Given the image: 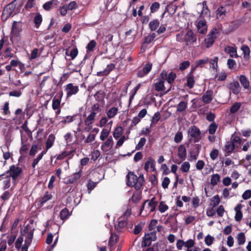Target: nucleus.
<instances>
[{
  "instance_id": "obj_1",
  "label": "nucleus",
  "mask_w": 251,
  "mask_h": 251,
  "mask_svg": "<svg viewBox=\"0 0 251 251\" xmlns=\"http://www.w3.org/2000/svg\"><path fill=\"white\" fill-rule=\"evenodd\" d=\"M176 41L182 43L187 46H191L197 42V36L192 30L189 29L186 32L181 31L176 36Z\"/></svg>"
},
{
  "instance_id": "obj_2",
  "label": "nucleus",
  "mask_w": 251,
  "mask_h": 251,
  "mask_svg": "<svg viewBox=\"0 0 251 251\" xmlns=\"http://www.w3.org/2000/svg\"><path fill=\"white\" fill-rule=\"evenodd\" d=\"M126 184L128 186L134 187L137 190H139L143 186L145 181L143 175L138 177L133 172H130L126 176Z\"/></svg>"
},
{
  "instance_id": "obj_3",
  "label": "nucleus",
  "mask_w": 251,
  "mask_h": 251,
  "mask_svg": "<svg viewBox=\"0 0 251 251\" xmlns=\"http://www.w3.org/2000/svg\"><path fill=\"white\" fill-rule=\"evenodd\" d=\"M16 0H14L4 7L1 15L2 21H6L10 16H13L18 13L17 11H16Z\"/></svg>"
},
{
  "instance_id": "obj_4",
  "label": "nucleus",
  "mask_w": 251,
  "mask_h": 251,
  "mask_svg": "<svg viewBox=\"0 0 251 251\" xmlns=\"http://www.w3.org/2000/svg\"><path fill=\"white\" fill-rule=\"evenodd\" d=\"M188 136L190 137V141L197 143L201 139V132L200 129L196 126H191L188 132Z\"/></svg>"
},
{
  "instance_id": "obj_5",
  "label": "nucleus",
  "mask_w": 251,
  "mask_h": 251,
  "mask_svg": "<svg viewBox=\"0 0 251 251\" xmlns=\"http://www.w3.org/2000/svg\"><path fill=\"white\" fill-rule=\"evenodd\" d=\"M219 29L215 27L210 30L206 38L204 40V44L207 48H210L213 45L216 38V35L219 33Z\"/></svg>"
},
{
  "instance_id": "obj_6",
  "label": "nucleus",
  "mask_w": 251,
  "mask_h": 251,
  "mask_svg": "<svg viewBox=\"0 0 251 251\" xmlns=\"http://www.w3.org/2000/svg\"><path fill=\"white\" fill-rule=\"evenodd\" d=\"M22 173V169L18 166L12 165L9 167V169L6 172V173L9 174L8 175L11 177L13 181H15Z\"/></svg>"
},
{
  "instance_id": "obj_7",
  "label": "nucleus",
  "mask_w": 251,
  "mask_h": 251,
  "mask_svg": "<svg viewBox=\"0 0 251 251\" xmlns=\"http://www.w3.org/2000/svg\"><path fill=\"white\" fill-rule=\"evenodd\" d=\"M156 239L155 231H152L151 233L146 234L142 242V247H147L150 246L151 244V241H155Z\"/></svg>"
},
{
  "instance_id": "obj_8",
  "label": "nucleus",
  "mask_w": 251,
  "mask_h": 251,
  "mask_svg": "<svg viewBox=\"0 0 251 251\" xmlns=\"http://www.w3.org/2000/svg\"><path fill=\"white\" fill-rule=\"evenodd\" d=\"M160 77L162 79L166 80L169 83L171 84L176 78V75L173 72H171L168 74L166 70H163L160 74Z\"/></svg>"
},
{
  "instance_id": "obj_9",
  "label": "nucleus",
  "mask_w": 251,
  "mask_h": 251,
  "mask_svg": "<svg viewBox=\"0 0 251 251\" xmlns=\"http://www.w3.org/2000/svg\"><path fill=\"white\" fill-rule=\"evenodd\" d=\"M65 91L67 92V98H69L73 95L76 94L79 91V88L77 86H75L70 83L66 85Z\"/></svg>"
},
{
  "instance_id": "obj_10",
  "label": "nucleus",
  "mask_w": 251,
  "mask_h": 251,
  "mask_svg": "<svg viewBox=\"0 0 251 251\" xmlns=\"http://www.w3.org/2000/svg\"><path fill=\"white\" fill-rule=\"evenodd\" d=\"M63 95V91L60 90L53 98L52 103V108L53 110L59 109V108L60 107L61 101Z\"/></svg>"
},
{
  "instance_id": "obj_11",
  "label": "nucleus",
  "mask_w": 251,
  "mask_h": 251,
  "mask_svg": "<svg viewBox=\"0 0 251 251\" xmlns=\"http://www.w3.org/2000/svg\"><path fill=\"white\" fill-rule=\"evenodd\" d=\"M152 67V64L148 62L143 67L142 70H139L137 73V76L138 77H143L148 74L151 71Z\"/></svg>"
},
{
  "instance_id": "obj_12",
  "label": "nucleus",
  "mask_w": 251,
  "mask_h": 251,
  "mask_svg": "<svg viewBox=\"0 0 251 251\" xmlns=\"http://www.w3.org/2000/svg\"><path fill=\"white\" fill-rule=\"evenodd\" d=\"M147 202H148L147 208L150 209V212H153L155 209L156 204H157V201H155V197H153L151 200L145 201L143 202L142 206L140 210L141 212H142V211L144 209L145 206L146 205V203Z\"/></svg>"
},
{
  "instance_id": "obj_13",
  "label": "nucleus",
  "mask_w": 251,
  "mask_h": 251,
  "mask_svg": "<svg viewBox=\"0 0 251 251\" xmlns=\"http://www.w3.org/2000/svg\"><path fill=\"white\" fill-rule=\"evenodd\" d=\"M213 91L207 90L203 95L201 100L204 104L210 103L213 100Z\"/></svg>"
},
{
  "instance_id": "obj_14",
  "label": "nucleus",
  "mask_w": 251,
  "mask_h": 251,
  "mask_svg": "<svg viewBox=\"0 0 251 251\" xmlns=\"http://www.w3.org/2000/svg\"><path fill=\"white\" fill-rule=\"evenodd\" d=\"M228 88L235 95L238 94L241 91V87L237 81H234L228 84Z\"/></svg>"
},
{
  "instance_id": "obj_15",
  "label": "nucleus",
  "mask_w": 251,
  "mask_h": 251,
  "mask_svg": "<svg viewBox=\"0 0 251 251\" xmlns=\"http://www.w3.org/2000/svg\"><path fill=\"white\" fill-rule=\"evenodd\" d=\"M82 171L80 170L78 172L75 173L72 175L67 177L66 179L67 184H73L79 179L81 176Z\"/></svg>"
},
{
  "instance_id": "obj_16",
  "label": "nucleus",
  "mask_w": 251,
  "mask_h": 251,
  "mask_svg": "<svg viewBox=\"0 0 251 251\" xmlns=\"http://www.w3.org/2000/svg\"><path fill=\"white\" fill-rule=\"evenodd\" d=\"M28 226L29 225H28L25 227L23 232L24 233H26L25 242L27 243L28 245H30L33 237L34 229H31L28 231Z\"/></svg>"
},
{
  "instance_id": "obj_17",
  "label": "nucleus",
  "mask_w": 251,
  "mask_h": 251,
  "mask_svg": "<svg viewBox=\"0 0 251 251\" xmlns=\"http://www.w3.org/2000/svg\"><path fill=\"white\" fill-rule=\"evenodd\" d=\"M113 143L114 142L112 136H110L103 143L101 147V149L103 151H107L111 149Z\"/></svg>"
},
{
  "instance_id": "obj_18",
  "label": "nucleus",
  "mask_w": 251,
  "mask_h": 251,
  "mask_svg": "<svg viewBox=\"0 0 251 251\" xmlns=\"http://www.w3.org/2000/svg\"><path fill=\"white\" fill-rule=\"evenodd\" d=\"M178 153L177 156L178 157L182 160V161H184L185 160L187 156V151L186 148L184 145H180L178 147Z\"/></svg>"
},
{
  "instance_id": "obj_19",
  "label": "nucleus",
  "mask_w": 251,
  "mask_h": 251,
  "mask_svg": "<svg viewBox=\"0 0 251 251\" xmlns=\"http://www.w3.org/2000/svg\"><path fill=\"white\" fill-rule=\"evenodd\" d=\"M198 30L201 34H205L207 30V25L205 21L200 20L198 22L197 25Z\"/></svg>"
},
{
  "instance_id": "obj_20",
  "label": "nucleus",
  "mask_w": 251,
  "mask_h": 251,
  "mask_svg": "<svg viewBox=\"0 0 251 251\" xmlns=\"http://www.w3.org/2000/svg\"><path fill=\"white\" fill-rule=\"evenodd\" d=\"M201 146L200 144H195L194 148L190 152V156L193 160H196L199 156Z\"/></svg>"
},
{
  "instance_id": "obj_21",
  "label": "nucleus",
  "mask_w": 251,
  "mask_h": 251,
  "mask_svg": "<svg viewBox=\"0 0 251 251\" xmlns=\"http://www.w3.org/2000/svg\"><path fill=\"white\" fill-rule=\"evenodd\" d=\"M236 148V147L233 143L230 141L226 142L225 146L226 156L230 155Z\"/></svg>"
},
{
  "instance_id": "obj_22",
  "label": "nucleus",
  "mask_w": 251,
  "mask_h": 251,
  "mask_svg": "<svg viewBox=\"0 0 251 251\" xmlns=\"http://www.w3.org/2000/svg\"><path fill=\"white\" fill-rule=\"evenodd\" d=\"M105 96V92L102 90H99L96 92L94 95V98L97 101L100 103H103L104 102V97Z\"/></svg>"
},
{
  "instance_id": "obj_23",
  "label": "nucleus",
  "mask_w": 251,
  "mask_h": 251,
  "mask_svg": "<svg viewBox=\"0 0 251 251\" xmlns=\"http://www.w3.org/2000/svg\"><path fill=\"white\" fill-rule=\"evenodd\" d=\"M115 68V65L111 63L107 65L106 68L102 72H98V75H107Z\"/></svg>"
},
{
  "instance_id": "obj_24",
  "label": "nucleus",
  "mask_w": 251,
  "mask_h": 251,
  "mask_svg": "<svg viewBox=\"0 0 251 251\" xmlns=\"http://www.w3.org/2000/svg\"><path fill=\"white\" fill-rule=\"evenodd\" d=\"M239 80L245 89H248L250 87V81L245 75H241Z\"/></svg>"
},
{
  "instance_id": "obj_25",
  "label": "nucleus",
  "mask_w": 251,
  "mask_h": 251,
  "mask_svg": "<svg viewBox=\"0 0 251 251\" xmlns=\"http://www.w3.org/2000/svg\"><path fill=\"white\" fill-rule=\"evenodd\" d=\"M90 114L87 116L84 121L85 124L88 126L92 125L95 119L96 114L95 112H93L90 110Z\"/></svg>"
},
{
  "instance_id": "obj_26",
  "label": "nucleus",
  "mask_w": 251,
  "mask_h": 251,
  "mask_svg": "<svg viewBox=\"0 0 251 251\" xmlns=\"http://www.w3.org/2000/svg\"><path fill=\"white\" fill-rule=\"evenodd\" d=\"M225 51L229 54L231 57H237V50L236 48L230 46H227L225 48Z\"/></svg>"
},
{
  "instance_id": "obj_27",
  "label": "nucleus",
  "mask_w": 251,
  "mask_h": 251,
  "mask_svg": "<svg viewBox=\"0 0 251 251\" xmlns=\"http://www.w3.org/2000/svg\"><path fill=\"white\" fill-rule=\"evenodd\" d=\"M176 9L177 6L174 5L173 2H171L166 6L164 12L162 15V16L163 17L165 13L166 12H169L170 14H174L176 12Z\"/></svg>"
},
{
  "instance_id": "obj_28",
  "label": "nucleus",
  "mask_w": 251,
  "mask_h": 251,
  "mask_svg": "<svg viewBox=\"0 0 251 251\" xmlns=\"http://www.w3.org/2000/svg\"><path fill=\"white\" fill-rule=\"evenodd\" d=\"M55 139V137L53 134H50L49 135L46 142V148L47 151L53 146Z\"/></svg>"
},
{
  "instance_id": "obj_29",
  "label": "nucleus",
  "mask_w": 251,
  "mask_h": 251,
  "mask_svg": "<svg viewBox=\"0 0 251 251\" xmlns=\"http://www.w3.org/2000/svg\"><path fill=\"white\" fill-rule=\"evenodd\" d=\"M52 197L51 193L46 192L45 195L39 201V203L41 206H43L47 201L50 200Z\"/></svg>"
},
{
  "instance_id": "obj_30",
  "label": "nucleus",
  "mask_w": 251,
  "mask_h": 251,
  "mask_svg": "<svg viewBox=\"0 0 251 251\" xmlns=\"http://www.w3.org/2000/svg\"><path fill=\"white\" fill-rule=\"evenodd\" d=\"M199 4L202 5V9L201 13V16H205L210 13V10L208 7L206 0L203 1L201 3H200Z\"/></svg>"
},
{
  "instance_id": "obj_31",
  "label": "nucleus",
  "mask_w": 251,
  "mask_h": 251,
  "mask_svg": "<svg viewBox=\"0 0 251 251\" xmlns=\"http://www.w3.org/2000/svg\"><path fill=\"white\" fill-rule=\"evenodd\" d=\"M118 113V108L116 107L110 108L106 112L107 118L109 119L113 118Z\"/></svg>"
},
{
  "instance_id": "obj_32",
  "label": "nucleus",
  "mask_w": 251,
  "mask_h": 251,
  "mask_svg": "<svg viewBox=\"0 0 251 251\" xmlns=\"http://www.w3.org/2000/svg\"><path fill=\"white\" fill-rule=\"evenodd\" d=\"M148 164H150L151 168L152 169V171H153L155 169V161L151 157H150L148 158V160L145 162L144 166V169L148 172L149 167Z\"/></svg>"
},
{
  "instance_id": "obj_33",
  "label": "nucleus",
  "mask_w": 251,
  "mask_h": 251,
  "mask_svg": "<svg viewBox=\"0 0 251 251\" xmlns=\"http://www.w3.org/2000/svg\"><path fill=\"white\" fill-rule=\"evenodd\" d=\"M124 129L121 126H117L114 129L113 135L115 139H118L123 133Z\"/></svg>"
},
{
  "instance_id": "obj_34",
  "label": "nucleus",
  "mask_w": 251,
  "mask_h": 251,
  "mask_svg": "<svg viewBox=\"0 0 251 251\" xmlns=\"http://www.w3.org/2000/svg\"><path fill=\"white\" fill-rule=\"evenodd\" d=\"M22 30V22L14 21L12 26V31L16 33H19Z\"/></svg>"
},
{
  "instance_id": "obj_35",
  "label": "nucleus",
  "mask_w": 251,
  "mask_h": 251,
  "mask_svg": "<svg viewBox=\"0 0 251 251\" xmlns=\"http://www.w3.org/2000/svg\"><path fill=\"white\" fill-rule=\"evenodd\" d=\"M42 21L43 18L41 14L39 13H37L33 19V22L36 28L39 27Z\"/></svg>"
},
{
  "instance_id": "obj_36",
  "label": "nucleus",
  "mask_w": 251,
  "mask_h": 251,
  "mask_svg": "<svg viewBox=\"0 0 251 251\" xmlns=\"http://www.w3.org/2000/svg\"><path fill=\"white\" fill-rule=\"evenodd\" d=\"M217 18L223 19L226 16V9L224 6L219 7L217 10Z\"/></svg>"
},
{
  "instance_id": "obj_37",
  "label": "nucleus",
  "mask_w": 251,
  "mask_h": 251,
  "mask_svg": "<svg viewBox=\"0 0 251 251\" xmlns=\"http://www.w3.org/2000/svg\"><path fill=\"white\" fill-rule=\"evenodd\" d=\"M159 24L158 19L153 20L149 24V28L151 31H155L159 27Z\"/></svg>"
},
{
  "instance_id": "obj_38",
  "label": "nucleus",
  "mask_w": 251,
  "mask_h": 251,
  "mask_svg": "<svg viewBox=\"0 0 251 251\" xmlns=\"http://www.w3.org/2000/svg\"><path fill=\"white\" fill-rule=\"evenodd\" d=\"M70 212H69V210L68 209V208H65L61 210L60 214H59V216H60V219L64 221V220L67 219L68 218V217L70 216Z\"/></svg>"
},
{
  "instance_id": "obj_39",
  "label": "nucleus",
  "mask_w": 251,
  "mask_h": 251,
  "mask_svg": "<svg viewBox=\"0 0 251 251\" xmlns=\"http://www.w3.org/2000/svg\"><path fill=\"white\" fill-rule=\"evenodd\" d=\"M119 237L117 234H111L108 241V245L110 247H112L118 241Z\"/></svg>"
},
{
  "instance_id": "obj_40",
  "label": "nucleus",
  "mask_w": 251,
  "mask_h": 251,
  "mask_svg": "<svg viewBox=\"0 0 251 251\" xmlns=\"http://www.w3.org/2000/svg\"><path fill=\"white\" fill-rule=\"evenodd\" d=\"M156 34L155 33L149 34L148 36L144 38V44H150L155 38Z\"/></svg>"
},
{
  "instance_id": "obj_41",
  "label": "nucleus",
  "mask_w": 251,
  "mask_h": 251,
  "mask_svg": "<svg viewBox=\"0 0 251 251\" xmlns=\"http://www.w3.org/2000/svg\"><path fill=\"white\" fill-rule=\"evenodd\" d=\"M155 90L159 92L163 91L164 88V80H161L154 83Z\"/></svg>"
},
{
  "instance_id": "obj_42",
  "label": "nucleus",
  "mask_w": 251,
  "mask_h": 251,
  "mask_svg": "<svg viewBox=\"0 0 251 251\" xmlns=\"http://www.w3.org/2000/svg\"><path fill=\"white\" fill-rule=\"evenodd\" d=\"M187 107V103L186 102L181 101L177 106L176 111L181 112L185 110Z\"/></svg>"
},
{
  "instance_id": "obj_43",
  "label": "nucleus",
  "mask_w": 251,
  "mask_h": 251,
  "mask_svg": "<svg viewBox=\"0 0 251 251\" xmlns=\"http://www.w3.org/2000/svg\"><path fill=\"white\" fill-rule=\"evenodd\" d=\"M46 153V151H42L37 156L36 158H35L33 160V162L32 164V167L33 168H35V166L37 165L39 161L42 158L43 155Z\"/></svg>"
},
{
  "instance_id": "obj_44",
  "label": "nucleus",
  "mask_w": 251,
  "mask_h": 251,
  "mask_svg": "<svg viewBox=\"0 0 251 251\" xmlns=\"http://www.w3.org/2000/svg\"><path fill=\"white\" fill-rule=\"evenodd\" d=\"M220 176L218 174L213 175L210 180L211 185L213 186L216 185L218 182L220 181Z\"/></svg>"
},
{
  "instance_id": "obj_45",
  "label": "nucleus",
  "mask_w": 251,
  "mask_h": 251,
  "mask_svg": "<svg viewBox=\"0 0 251 251\" xmlns=\"http://www.w3.org/2000/svg\"><path fill=\"white\" fill-rule=\"evenodd\" d=\"M195 83L194 77L193 75H188L187 77V86L189 88H192Z\"/></svg>"
},
{
  "instance_id": "obj_46",
  "label": "nucleus",
  "mask_w": 251,
  "mask_h": 251,
  "mask_svg": "<svg viewBox=\"0 0 251 251\" xmlns=\"http://www.w3.org/2000/svg\"><path fill=\"white\" fill-rule=\"evenodd\" d=\"M110 129L103 128L100 133V139L101 141H104L109 136Z\"/></svg>"
},
{
  "instance_id": "obj_47",
  "label": "nucleus",
  "mask_w": 251,
  "mask_h": 251,
  "mask_svg": "<svg viewBox=\"0 0 251 251\" xmlns=\"http://www.w3.org/2000/svg\"><path fill=\"white\" fill-rule=\"evenodd\" d=\"M238 243L239 245H243L246 241L245 236L244 233L240 232L238 234L237 236Z\"/></svg>"
},
{
  "instance_id": "obj_48",
  "label": "nucleus",
  "mask_w": 251,
  "mask_h": 251,
  "mask_svg": "<svg viewBox=\"0 0 251 251\" xmlns=\"http://www.w3.org/2000/svg\"><path fill=\"white\" fill-rule=\"evenodd\" d=\"M220 202V198L218 195L214 196L212 198V200L211 201V205H212L213 207H215L218 206Z\"/></svg>"
},
{
  "instance_id": "obj_49",
  "label": "nucleus",
  "mask_w": 251,
  "mask_h": 251,
  "mask_svg": "<svg viewBox=\"0 0 251 251\" xmlns=\"http://www.w3.org/2000/svg\"><path fill=\"white\" fill-rule=\"evenodd\" d=\"M218 128V125L215 123H211L209 126L208 129V132L210 134H213L215 133Z\"/></svg>"
},
{
  "instance_id": "obj_50",
  "label": "nucleus",
  "mask_w": 251,
  "mask_h": 251,
  "mask_svg": "<svg viewBox=\"0 0 251 251\" xmlns=\"http://www.w3.org/2000/svg\"><path fill=\"white\" fill-rule=\"evenodd\" d=\"M241 107V103L239 102H236L233 104L230 108V112L231 113H235L237 112Z\"/></svg>"
},
{
  "instance_id": "obj_51",
  "label": "nucleus",
  "mask_w": 251,
  "mask_h": 251,
  "mask_svg": "<svg viewBox=\"0 0 251 251\" xmlns=\"http://www.w3.org/2000/svg\"><path fill=\"white\" fill-rule=\"evenodd\" d=\"M183 139V134L181 131H178L175 135L174 137V141L176 143H180Z\"/></svg>"
},
{
  "instance_id": "obj_52",
  "label": "nucleus",
  "mask_w": 251,
  "mask_h": 251,
  "mask_svg": "<svg viewBox=\"0 0 251 251\" xmlns=\"http://www.w3.org/2000/svg\"><path fill=\"white\" fill-rule=\"evenodd\" d=\"M230 142L235 145L236 148H238L241 145L242 140L239 136H236L231 139Z\"/></svg>"
},
{
  "instance_id": "obj_53",
  "label": "nucleus",
  "mask_w": 251,
  "mask_h": 251,
  "mask_svg": "<svg viewBox=\"0 0 251 251\" xmlns=\"http://www.w3.org/2000/svg\"><path fill=\"white\" fill-rule=\"evenodd\" d=\"M12 49L10 48H7L4 51L3 55L5 58H11L15 57L14 53L11 52Z\"/></svg>"
},
{
  "instance_id": "obj_54",
  "label": "nucleus",
  "mask_w": 251,
  "mask_h": 251,
  "mask_svg": "<svg viewBox=\"0 0 251 251\" xmlns=\"http://www.w3.org/2000/svg\"><path fill=\"white\" fill-rule=\"evenodd\" d=\"M190 168V164L188 162H184L181 165L180 167L181 171L183 173L189 172Z\"/></svg>"
},
{
  "instance_id": "obj_55",
  "label": "nucleus",
  "mask_w": 251,
  "mask_h": 251,
  "mask_svg": "<svg viewBox=\"0 0 251 251\" xmlns=\"http://www.w3.org/2000/svg\"><path fill=\"white\" fill-rule=\"evenodd\" d=\"M160 119V113L157 111L155 112L151 118V124L156 125Z\"/></svg>"
},
{
  "instance_id": "obj_56",
  "label": "nucleus",
  "mask_w": 251,
  "mask_h": 251,
  "mask_svg": "<svg viewBox=\"0 0 251 251\" xmlns=\"http://www.w3.org/2000/svg\"><path fill=\"white\" fill-rule=\"evenodd\" d=\"M61 119H62V120L60 121V123L66 124L73 122L74 121V116H67L66 117H61Z\"/></svg>"
},
{
  "instance_id": "obj_57",
  "label": "nucleus",
  "mask_w": 251,
  "mask_h": 251,
  "mask_svg": "<svg viewBox=\"0 0 251 251\" xmlns=\"http://www.w3.org/2000/svg\"><path fill=\"white\" fill-rule=\"evenodd\" d=\"M90 111L93 112H95L96 114L100 112L101 109L100 108V104L99 103H95L92 104L91 107Z\"/></svg>"
},
{
  "instance_id": "obj_58",
  "label": "nucleus",
  "mask_w": 251,
  "mask_h": 251,
  "mask_svg": "<svg viewBox=\"0 0 251 251\" xmlns=\"http://www.w3.org/2000/svg\"><path fill=\"white\" fill-rule=\"evenodd\" d=\"M25 87V86L23 87L19 90L12 91L10 92L9 93V96L15 97H20L22 94V92L21 90H23L24 89Z\"/></svg>"
},
{
  "instance_id": "obj_59",
  "label": "nucleus",
  "mask_w": 251,
  "mask_h": 251,
  "mask_svg": "<svg viewBox=\"0 0 251 251\" xmlns=\"http://www.w3.org/2000/svg\"><path fill=\"white\" fill-rule=\"evenodd\" d=\"M146 142V139L144 137H142L140 139L138 144L136 145L135 147L136 150H140L142 149L143 146L145 145Z\"/></svg>"
},
{
  "instance_id": "obj_60",
  "label": "nucleus",
  "mask_w": 251,
  "mask_h": 251,
  "mask_svg": "<svg viewBox=\"0 0 251 251\" xmlns=\"http://www.w3.org/2000/svg\"><path fill=\"white\" fill-rule=\"evenodd\" d=\"M100 153L98 150H95L91 152V160L95 161L100 156Z\"/></svg>"
},
{
  "instance_id": "obj_61",
  "label": "nucleus",
  "mask_w": 251,
  "mask_h": 251,
  "mask_svg": "<svg viewBox=\"0 0 251 251\" xmlns=\"http://www.w3.org/2000/svg\"><path fill=\"white\" fill-rule=\"evenodd\" d=\"M97 183L94 182L91 180H89L87 184V186L89 193H90L91 191L93 190L96 186Z\"/></svg>"
},
{
  "instance_id": "obj_62",
  "label": "nucleus",
  "mask_w": 251,
  "mask_h": 251,
  "mask_svg": "<svg viewBox=\"0 0 251 251\" xmlns=\"http://www.w3.org/2000/svg\"><path fill=\"white\" fill-rule=\"evenodd\" d=\"M69 10H73L78 8V5L75 1H72L68 4H66Z\"/></svg>"
},
{
  "instance_id": "obj_63",
  "label": "nucleus",
  "mask_w": 251,
  "mask_h": 251,
  "mask_svg": "<svg viewBox=\"0 0 251 251\" xmlns=\"http://www.w3.org/2000/svg\"><path fill=\"white\" fill-rule=\"evenodd\" d=\"M168 209V206L164 201H161L159 203L158 209L161 213L165 212Z\"/></svg>"
},
{
  "instance_id": "obj_64",
  "label": "nucleus",
  "mask_w": 251,
  "mask_h": 251,
  "mask_svg": "<svg viewBox=\"0 0 251 251\" xmlns=\"http://www.w3.org/2000/svg\"><path fill=\"white\" fill-rule=\"evenodd\" d=\"M96 46V42L95 40H93L90 41L88 44L86 49L90 51H92L94 50L95 47Z\"/></svg>"
}]
</instances>
